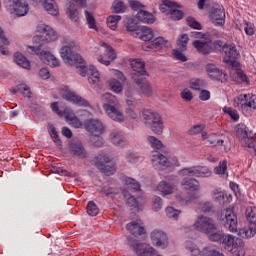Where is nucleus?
Instances as JSON below:
<instances>
[{
  "mask_svg": "<svg viewBox=\"0 0 256 256\" xmlns=\"http://www.w3.org/2000/svg\"><path fill=\"white\" fill-rule=\"evenodd\" d=\"M14 61L19 67L22 69H31V62L27 60V57L23 56V54L16 52L14 54Z\"/></svg>",
  "mask_w": 256,
  "mask_h": 256,
  "instance_id": "obj_35",
  "label": "nucleus"
},
{
  "mask_svg": "<svg viewBox=\"0 0 256 256\" xmlns=\"http://www.w3.org/2000/svg\"><path fill=\"white\" fill-rule=\"evenodd\" d=\"M199 208L202 213H211V211H213V204H211V202H202Z\"/></svg>",
  "mask_w": 256,
  "mask_h": 256,
  "instance_id": "obj_59",
  "label": "nucleus"
},
{
  "mask_svg": "<svg viewBox=\"0 0 256 256\" xmlns=\"http://www.w3.org/2000/svg\"><path fill=\"white\" fill-rule=\"evenodd\" d=\"M84 15L89 29H94V31H97V20H95V16H93V14L87 10H85Z\"/></svg>",
  "mask_w": 256,
  "mask_h": 256,
  "instance_id": "obj_42",
  "label": "nucleus"
},
{
  "mask_svg": "<svg viewBox=\"0 0 256 256\" xmlns=\"http://www.w3.org/2000/svg\"><path fill=\"white\" fill-rule=\"evenodd\" d=\"M193 47H195L198 53H202V55H209V53L213 51L211 38L209 37L204 38V40H195L193 42Z\"/></svg>",
  "mask_w": 256,
  "mask_h": 256,
  "instance_id": "obj_17",
  "label": "nucleus"
},
{
  "mask_svg": "<svg viewBox=\"0 0 256 256\" xmlns=\"http://www.w3.org/2000/svg\"><path fill=\"white\" fill-rule=\"evenodd\" d=\"M106 21H107V25H108L109 29H111L112 31H115L117 29V25L121 21V16L110 15L107 17Z\"/></svg>",
  "mask_w": 256,
  "mask_h": 256,
  "instance_id": "obj_41",
  "label": "nucleus"
},
{
  "mask_svg": "<svg viewBox=\"0 0 256 256\" xmlns=\"http://www.w3.org/2000/svg\"><path fill=\"white\" fill-rule=\"evenodd\" d=\"M157 191H159L162 197H165L172 195L173 191H175V186L167 181H161L157 186Z\"/></svg>",
  "mask_w": 256,
  "mask_h": 256,
  "instance_id": "obj_28",
  "label": "nucleus"
},
{
  "mask_svg": "<svg viewBox=\"0 0 256 256\" xmlns=\"http://www.w3.org/2000/svg\"><path fill=\"white\" fill-rule=\"evenodd\" d=\"M6 9L16 15V17H25L29 13V5L25 0H5Z\"/></svg>",
  "mask_w": 256,
  "mask_h": 256,
  "instance_id": "obj_7",
  "label": "nucleus"
},
{
  "mask_svg": "<svg viewBox=\"0 0 256 256\" xmlns=\"http://www.w3.org/2000/svg\"><path fill=\"white\" fill-rule=\"evenodd\" d=\"M236 133L241 141L242 147H251V144L247 143H253V138L249 137V134L247 133V126H245V124H238L236 127Z\"/></svg>",
  "mask_w": 256,
  "mask_h": 256,
  "instance_id": "obj_19",
  "label": "nucleus"
},
{
  "mask_svg": "<svg viewBox=\"0 0 256 256\" xmlns=\"http://www.w3.org/2000/svg\"><path fill=\"white\" fill-rule=\"evenodd\" d=\"M38 31L40 35V41H44L45 43H51L53 41H57L59 39V34L53 27L49 25L42 24L38 27Z\"/></svg>",
  "mask_w": 256,
  "mask_h": 256,
  "instance_id": "obj_13",
  "label": "nucleus"
},
{
  "mask_svg": "<svg viewBox=\"0 0 256 256\" xmlns=\"http://www.w3.org/2000/svg\"><path fill=\"white\" fill-rule=\"evenodd\" d=\"M126 29L127 31H129L130 33H135V31H139L137 23H135V21H133V19H129L127 21L126 24Z\"/></svg>",
  "mask_w": 256,
  "mask_h": 256,
  "instance_id": "obj_60",
  "label": "nucleus"
},
{
  "mask_svg": "<svg viewBox=\"0 0 256 256\" xmlns=\"http://www.w3.org/2000/svg\"><path fill=\"white\" fill-rule=\"evenodd\" d=\"M87 213L88 215H90V217H96V215H99V208L97 207V204H95V202H88Z\"/></svg>",
  "mask_w": 256,
  "mask_h": 256,
  "instance_id": "obj_53",
  "label": "nucleus"
},
{
  "mask_svg": "<svg viewBox=\"0 0 256 256\" xmlns=\"http://www.w3.org/2000/svg\"><path fill=\"white\" fill-rule=\"evenodd\" d=\"M210 21L216 27H223L225 25V12L219 8H212L210 11Z\"/></svg>",
  "mask_w": 256,
  "mask_h": 256,
  "instance_id": "obj_21",
  "label": "nucleus"
},
{
  "mask_svg": "<svg viewBox=\"0 0 256 256\" xmlns=\"http://www.w3.org/2000/svg\"><path fill=\"white\" fill-rule=\"evenodd\" d=\"M225 234L223 232H212L210 233L209 239L210 241H222V243H225Z\"/></svg>",
  "mask_w": 256,
  "mask_h": 256,
  "instance_id": "obj_58",
  "label": "nucleus"
},
{
  "mask_svg": "<svg viewBox=\"0 0 256 256\" xmlns=\"http://www.w3.org/2000/svg\"><path fill=\"white\" fill-rule=\"evenodd\" d=\"M225 56L226 63H229L232 69L241 68V63L239 62V57H241V54L239 53V50H237V46H235V44L226 46Z\"/></svg>",
  "mask_w": 256,
  "mask_h": 256,
  "instance_id": "obj_11",
  "label": "nucleus"
},
{
  "mask_svg": "<svg viewBox=\"0 0 256 256\" xmlns=\"http://www.w3.org/2000/svg\"><path fill=\"white\" fill-rule=\"evenodd\" d=\"M136 18L138 21L141 23H155V18L153 17V14L149 13L148 11L145 10H140L136 14Z\"/></svg>",
  "mask_w": 256,
  "mask_h": 256,
  "instance_id": "obj_34",
  "label": "nucleus"
},
{
  "mask_svg": "<svg viewBox=\"0 0 256 256\" xmlns=\"http://www.w3.org/2000/svg\"><path fill=\"white\" fill-rule=\"evenodd\" d=\"M108 87L113 93H121L123 91V85L117 79L108 80Z\"/></svg>",
  "mask_w": 256,
  "mask_h": 256,
  "instance_id": "obj_44",
  "label": "nucleus"
},
{
  "mask_svg": "<svg viewBox=\"0 0 256 256\" xmlns=\"http://www.w3.org/2000/svg\"><path fill=\"white\" fill-rule=\"evenodd\" d=\"M104 110L112 121H116L118 123H123V121H125V116L121 111V104L119 106H104Z\"/></svg>",
  "mask_w": 256,
  "mask_h": 256,
  "instance_id": "obj_18",
  "label": "nucleus"
},
{
  "mask_svg": "<svg viewBox=\"0 0 256 256\" xmlns=\"http://www.w3.org/2000/svg\"><path fill=\"white\" fill-rule=\"evenodd\" d=\"M104 47V55L110 59V61H115L117 59V54H115V50L107 44L103 45Z\"/></svg>",
  "mask_w": 256,
  "mask_h": 256,
  "instance_id": "obj_52",
  "label": "nucleus"
},
{
  "mask_svg": "<svg viewBox=\"0 0 256 256\" xmlns=\"http://www.w3.org/2000/svg\"><path fill=\"white\" fill-rule=\"evenodd\" d=\"M60 95L66 101L73 103L74 105H78V107H90L89 101L85 100V98L79 96L77 93L69 90V88H63L60 90Z\"/></svg>",
  "mask_w": 256,
  "mask_h": 256,
  "instance_id": "obj_9",
  "label": "nucleus"
},
{
  "mask_svg": "<svg viewBox=\"0 0 256 256\" xmlns=\"http://www.w3.org/2000/svg\"><path fill=\"white\" fill-rule=\"evenodd\" d=\"M112 9L113 11H115V13H125V10L127 9V5H125L124 1L115 0L112 3Z\"/></svg>",
  "mask_w": 256,
  "mask_h": 256,
  "instance_id": "obj_47",
  "label": "nucleus"
},
{
  "mask_svg": "<svg viewBox=\"0 0 256 256\" xmlns=\"http://www.w3.org/2000/svg\"><path fill=\"white\" fill-rule=\"evenodd\" d=\"M182 177H211V170L206 166H192L179 171Z\"/></svg>",
  "mask_w": 256,
  "mask_h": 256,
  "instance_id": "obj_10",
  "label": "nucleus"
},
{
  "mask_svg": "<svg viewBox=\"0 0 256 256\" xmlns=\"http://www.w3.org/2000/svg\"><path fill=\"white\" fill-rule=\"evenodd\" d=\"M185 248L191 253L192 256H225L223 253L209 247H205L201 251L199 247L191 240L185 242Z\"/></svg>",
  "mask_w": 256,
  "mask_h": 256,
  "instance_id": "obj_8",
  "label": "nucleus"
},
{
  "mask_svg": "<svg viewBox=\"0 0 256 256\" xmlns=\"http://www.w3.org/2000/svg\"><path fill=\"white\" fill-rule=\"evenodd\" d=\"M64 115L66 117V119H68V121H70V125H72V127H75V129H79L81 127H83V123L81 122V120H79V118L75 117V114H73V112H70L69 109H64Z\"/></svg>",
  "mask_w": 256,
  "mask_h": 256,
  "instance_id": "obj_33",
  "label": "nucleus"
},
{
  "mask_svg": "<svg viewBox=\"0 0 256 256\" xmlns=\"http://www.w3.org/2000/svg\"><path fill=\"white\" fill-rule=\"evenodd\" d=\"M212 199L217 203H225V192L221 188H217L212 192Z\"/></svg>",
  "mask_w": 256,
  "mask_h": 256,
  "instance_id": "obj_46",
  "label": "nucleus"
},
{
  "mask_svg": "<svg viewBox=\"0 0 256 256\" xmlns=\"http://www.w3.org/2000/svg\"><path fill=\"white\" fill-rule=\"evenodd\" d=\"M186 21H187L188 27H191L192 29H197L198 31H201V29H202L201 23H199L198 21H196L195 18H193V17H188V18L186 19Z\"/></svg>",
  "mask_w": 256,
  "mask_h": 256,
  "instance_id": "obj_55",
  "label": "nucleus"
},
{
  "mask_svg": "<svg viewBox=\"0 0 256 256\" xmlns=\"http://www.w3.org/2000/svg\"><path fill=\"white\" fill-rule=\"evenodd\" d=\"M84 129L94 137H100V135H103V133H105V126L103 125V122H101V120L99 119L86 120L84 124Z\"/></svg>",
  "mask_w": 256,
  "mask_h": 256,
  "instance_id": "obj_12",
  "label": "nucleus"
},
{
  "mask_svg": "<svg viewBox=\"0 0 256 256\" xmlns=\"http://www.w3.org/2000/svg\"><path fill=\"white\" fill-rule=\"evenodd\" d=\"M125 113L126 117H129V119H139V114L135 111V108H126Z\"/></svg>",
  "mask_w": 256,
  "mask_h": 256,
  "instance_id": "obj_62",
  "label": "nucleus"
},
{
  "mask_svg": "<svg viewBox=\"0 0 256 256\" xmlns=\"http://www.w3.org/2000/svg\"><path fill=\"white\" fill-rule=\"evenodd\" d=\"M131 67L133 71H135L133 79H135V77H144L148 75L147 71H145V62H143L141 59L133 60L131 62Z\"/></svg>",
  "mask_w": 256,
  "mask_h": 256,
  "instance_id": "obj_26",
  "label": "nucleus"
},
{
  "mask_svg": "<svg viewBox=\"0 0 256 256\" xmlns=\"http://www.w3.org/2000/svg\"><path fill=\"white\" fill-rule=\"evenodd\" d=\"M66 14L74 23L79 21V11H77V8H75V4L71 2L67 4Z\"/></svg>",
  "mask_w": 256,
  "mask_h": 256,
  "instance_id": "obj_38",
  "label": "nucleus"
},
{
  "mask_svg": "<svg viewBox=\"0 0 256 256\" xmlns=\"http://www.w3.org/2000/svg\"><path fill=\"white\" fill-rule=\"evenodd\" d=\"M239 237L242 239H253L256 235V226L249 224L248 226H244L238 232Z\"/></svg>",
  "mask_w": 256,
  "mask_h": 256,
  "instance_id": "obj_31",
  "label": "nucleus"
},
{
  "mask_svg": "<svg viewBox=\"0 0 256 256\" xmlns=\"http://www.w3.org/2000/svg\"><path fill=\"white\" fill-rule=\"evenodd\" d=\"M247 109H256V95L248 94Z\"/></svg>",
  "mask_w": 256,
  "mask_h": 256,
  "instance_id": "obj_64",
  "label": "nucleus"
},
{
  "mask_svg": "<svg viewBox=\"0 0 256 256\" xmlns=\"http://www.w3.org/2000/svg\"><path fill=\"white\" fill-rule=\"evenodd\" d=\"M249 94H240L238 97L235 98L234 103L239 109H247L248 101H249Z\"/></svg>",
  "mask_w": 256,
  "mask_h": 256,
  "instance_id": "obj_39",
  "label": "nucleus"
},
{
  "mask_svg": "<svg viewBox=\"0 0 256 256\" xmlns=\"http://www.w3.org/2000/svg\"><path fill=\"white\" fill-rule=\"evenodd\" d=\"M205 80L199 78L190 79V89H194L195 91H200L202 87H205Z\"/></svg>",
  "mask_w": 256,
  "mask_h": 256,
  "instance_id": "obj_45",
  "label": "nucleus"
},
{
  "mask_svg": "<svg viewBox=\"0 0 256 256\" xmlns=\"http://www.w3.org/2000/svg\"><path fill=\"white\" fill-rule=\"evenodd\" d=\"M165 45H167V40L163 37H157L152 41L151 45H144L143 50L150 51L151 49H163Z\"/></svg>",
  "mask_w": 256,
  "mask_h": 256,
  "instance_id": "obj_32",
  "label": "nucleus"
},
{
  "mask_svg": "<svg viewBox=\"0 0 256 256\" xmlns=\"http://www.w3.org/2000/svg\"><path fill=\"white\" fill-rule=\"evenodd\" d=\"M124 184L126 185V188L122 193L126 199V205H128L130 209H136V211H139L141 198H135V196H132L129 191H139V189H141V184L133 178H125Z\"/></svg>",
  "mask_w": 256,
  "mask_h": 256,
  "instance_id": "obj_2",
  "label": "nucleus"
},
{
  "mask_svg": "<svg viewBox=\"0 0 256 256\" xmlns=\"http://www.w3.org/2000/svg\"><path fill=\"white\" fill-rule=\"evenodd\" d=\"M27 51L30 55H38L45 65H49L50 67H59L60 65L57 57L51 54V52L41 50V46H28Z\"/></svg>",
  "mask_w": 256,
  "mask_h": 256,
  "instance_id": "obj_6",
  "label": "nucleus"
},
{
  "mask_svg": "<svg viewBox=\"0 0 256 256\" xmlns=\"http://www.w3.org/2000/svg\"><path fill=\"white\" fill-rule=\"evenodd\" d=\"M103 99H104V101H106V103L103 105L104 109H105V107H119L121 105V103H119V100L117 99V97L111 93H106L103 96Z\"/></svg>",
  "mask_w": 256,
  "mask_h": 256,
  "instance_id": "obj_37",
  "label": "nucleus"
},
{
  "mask_svg": "<svg viewBox=\"0 0 256 256\" xmlns=\"http://www.w3.org/2000/svg\"><path fill=\"white\" fill-rule=\"evenodd\" d=\"M126 159L128 163H138L139 162V155L135 152H128L126 153Z\"/></svg>",
  "mask_w": 256,
  "mask_h": 256,
  "instance_id": "obj_61",
  "label": "nucleus"
},
{
  "mask_svg": "<svg viewBox=\"0 0 256 256\" xmlns=\"http://www.w3.org/2000/svg\"><path fill=\"white\" fill-rule=\"evenodd\" d=\"M109 139L113 145H116L117 147H123L125 143H127V139H125V136H123V133L119 131H113L110 133Z\"/></svg>",
  "mask_w": 256,
  "mask_h": 256,
  "instance_id": "obj_30",
  "label": "nucleus"
},
{
  "mask_svg": "<svg viewBox=\"0 0 256 256\" xmlns=\"http://www.w3.org/2000/svg\"><path fill=\"white\" fill-rule=\"evenodd\" d=\"M152 208L154 211H161V209L163 208V200L161 199V197H154L152 201Z\"/></svg>",
  "mask_w": 256,
  "mask_h": 256,
  "instance_id": "obj_56",
  "label": "nucleus"
},
{
  "mask_svg": "<svg viewBox=\"0 0 256 256\" xmlns=\"http://www.w3.org/2000/svg\"><path fill=\"white\" fill-rule=\"evenodd\" d=\"M239 243H241V239L228 235L226 242V251H230V253L233 254L237 253V251H243V249L239 247Z\"/></svg>",
  "mask_w": 256,
  "mask_h": 256,
  "instance_id": "obj_27",
  "label": "nucleus"
},
{
  "mask_svg": "<svg viewBox=\"0 0 256 256\" xmlns=\"http://www.w3.org/2000/svg\"><path fill=\"white\" fill-rule=\"evenodd\" d=\"M181 185L187 193H195V191H199V181L195 178L185 177L181 181Z\"/></svg>",
  "mask_w": 256,
  "mask_h": 256,
  "instance_id": "obj_24",
  "label": "nucleus"
},
{
  "mask_svg": "<svg viewBox=\"0 0 256 256\" xmlns=\"http://www.w3.org/2000/svg\"><path fill=\"white\" fill-rule=\"evenodd\" d=\"M206 73L210 77V79H215L216 81H221V77H223V72L217 68L214 64H207Z\"/></svg>",
  "mask_w": 256,
  "mask_h": 256,
  "instance_id": "obj_29",
  "label": "nucleus"
},
{
  "mask_svg": "<svg viewBox=\"0 0 256 256\" xmlns=\"http://www.w3.org/2000/svg\"><path fill=\"white\" fill-rule=\"evenodd\" d=\"M172 7H175V3L169 0H164L163 3L160 5V11L162 13H166L169 15L171 13Z\"/></svg>",
  "mask_w": 256,
  "mask_h": 256,
  "instance_id": "obj_51",
  "label": "nucleus"
},
{
  "mask_svg": "<svg viewBox=\"0 0 256 256\" xmlns=\"http://www.w3.org/2000/svg\"><path fill=\"white\" fill-rule=\"evenodd\" d=\"M126 229L133 235V237H141V235H145V227H143V222L141 220L132 221L126 225Z\"/></svg>",
  "mask_w": 256,
  "mask_h": 256,
  "instance_id": "obj_22",
  "label": "nucleus"
},
{
  "mask_svg": "<svg viewBox=\"0 0 256 256\" xmlns=\"http://www.w3.org/2000/svg\"><path fill=\"white\" fill-rule=\"evenodd\" d=\"M246 221L256 227V206H248L245 210Z\"/></svg>",
  "mask_w": 256,
  "mask_h": 256,
  "instance_id": "obj_36",
  "label": "nucleus"
},
{
  "mask_svg": "<svg viewBox=\"0 0 256 256\" xmlns=\"http://www.w3.org/2000/svg\"><path fill=\"white\" fill-rule=\"evenodd\" d=\"M134 81L144 95H147V97H151V95H153V88H151V84H149L145 77L134 76Z\"/></svg>",
  "mask_w": 256,
  "mask_h": 256,
  "instance_id": "obj_23",
  "label": "nucleus"
},
{
  "mask_svg": "<svg viewBox=\"0 0 256 256\" xmlns=\"http://www.w3.org/2000/svg\"><path fill=\"white\" fill-rule=\"evenodd\" d=\"M93 163L104 175H113L115 173L113 158L107 154H99L93 159Z\"/></svg>",
  "mask_w": 256,
  "mask_h": 256,
  "instance_id": "obj_4",
  "label": "nucleus"
},
{
  "mask_svg": "<svg viewBox=\"0 0 256 256\" xmlns=\"http://www.w3.org/2000/svg\"><path fill=\"white\" fill-rule=\"evenodd\" d=\"M208 143H210V145H213L214 147H217V145H223L224 141L217 138L215 135H210L208 137Z\"/></svg>",
  "mask_w": 256,
  "mask_h": 256,
  "instance_id": "obj_63",
  "label": "nucleus"
},
{
  "mask_svg": "<svg viewBox=\"0 0 256 256\" xmlns=\"http://www.w3.org/2000/svg\"><path fill=\"white\" fill-rule=\"evenodd\" d=\"M70 151L79 159H85L87 157V150L78 139H74L70 142Z\"/></svg>",
  "mask_w": 256,
  "mask_h": 256,
  "instance_id": "obj_20",
  "label": "nucleus"
},
{
  "mask_svg": "<svg viewBox=\"0 0 256 256\" xmlns=\"http://www.w3.org/2000/svg\"><path fill=\"white\" fill-rule=\"evenodd\" d=\"M152 165L154 169H157L158 171H163V169H167V167H171V162L169 159L165 157V155L154 152L151 157Z\"/></svg>",
  "mask_w": 256,
  "mask_h": 256,
  "instance_id": "obj_14",
  "label": "nucleus"
},
{
  "mask_svg": "<svg viewBox=\"0 0 256 256\" xmlns=\"http://www.w3.org/2000/svg\"><path fill=\"white\" fill-rule=\"evenodd\" d=\"M151 241L153 245L161 247V249H165V247L169 245V238L167 237V234L160 230H154L151 233Z\"/></svg>",
  "mask_w": 256,
  "mask_h": 256,
  "instance_id": "obj_16",
  "label": "nucleus"
},
{
  "mask_svg": "<svg viewBox=\"0 0 256 256\" xmlns=\"http://www.w3.org/2000/svg\"><path fill=\"white\" fill-rule=\"evenodd\" d=\"M169 15L171 19H173L174 21H179L183 19V11L177 9V5L175 3H174V7H172V9L170 10Z\"/></svg>",
  "mask_w": 256,
  "mask_h": 256,
  "instance_id": "obj_50",
  "label": "nucleus"
},
{
  "mask_svg": "<svg viewBox=\"0 0 256 256\" xmlns=\"http://www.w3.org/2000/svg\"><path fill=\"white\" fill-rule=\"evenodd\" d=\"M142 117L146 127L151 129L153 133L156 135H161L163 133L165 126H163V118H161V114L151 110H143Z\"/></svg>",
  "mask_w": 256,
  "mask_h": 256,
  "instance_id": "obj_3",
  "label": "nucleus"
},
{
  "mask_svg": "<svg viewBox=\"0 0 256 256\" xmlns=\"http://www.w3.org/2000/svg\"><path fill=\"white\" fill-rule=\"evenodd\" d=\"M166 215L169 217V219H174V221H177V219H179V215H181V210L169 206L166 208Z\"/></svg>",
  "mask_w": 256,
  "mask_h": 256,
  "instance_id": "obj_49",
  "label": "nucleus"
},
{
  "mask_svg": "<svg viewBox=\"0 0 256 256\" xmlns=\"http://www.w3.org/2000/svg\"><path fill=\"white\" fill-rule=\"evenodd\" d=\"M189 43V36L187 34H182L177 39V49L179 51H187V45Z\"/></svg>",
  "mask_w": 256,
  "mask_h": 256,
  "instance_id": "obj_40",
  "label": "nucleus"
},
{
  "mask_svg": "<svg viewBox=\"0 0 256 256\" xmlns=\"http://www.w3.org/2000/svg\"><path fill=\"white\" fill-rule=\"evenodd\" d=\"M244 31H245L246 35H249L250 37L255 35V24H253L251 22H245Z\"/></svg>",
  "mask_w": 256,
  "mask_h": 256,
  "instance_id": "obj_57",
  "label": "nucleus"
},
{
  "mask_svg": "<svg viewBox=\"0 0 256 256\" xmlns=\"http://www.w3.org/2000/svg\"><path fill=\"white\" fill-rule=\"evenodd\" d=\"M226 227L231 233H237L238 220L237 214L233 210V207L227 208L225 211Z\"/></svg>",
  "mask_w": 256,
  "mask_h": 256,
  "instance_id": "obj_15",
  "label": "nucleus"
},
{
  "mask_svg": "<svg viewBox=\"0 0 256 256\" xmlns=\"http://www.w3.org/2000/svg\"><path fill=\"white\" fill-rule=\"evenodd\" d=\"M147 141H148L149 145L152 147V149H162L163 148V142L155 136H148Z\"/></svg>",
  "mask_w": 256,
  "mask_h": 256,
  "instance_id": "obj_48",
  "label": "nucleus"
},
{
  "mask_svg": "<svg viewBox=\"0 0 256 256\" xmlns=\"http://www.w3.org/2000/svg\"><path fill=\"white\" fill-rule=\"evenodd\" d=\"M193 228L200 233H205L206 235H211L217 230L215 225V220L207 216H198L193 224Z\"/></svg>",
  "mask_w": 256,
  "mask_h": 256,
  "instance_id": "obj_5",
  "label": "nucleus"
},
{
  "mask_svg": "<svg viewBox=\"0 0 256 256\" xmlns=\"http://www.w3.org/2000/svg\"><path fill=\"white\" fill-rule=\"evenodd\" d=\"M14 93H21L24 97H31V89L26 84H20Z\"/></svg>",
  "mask_w": 256,
  "mask_h": 256,
  "instance_id": "obj_54",
  "label": "nucleus"
},
{
  "mask_svg": "<svg viewBox=\"0 0 256 256\" xmlns=\"http://www.w3.org/2000/svg\"><path fill=\"white\" fill-rule=\"evenodd\" d=\"M140 31L141 35L139 36V39H142V41H151V39H153V31L151 28L143 26Z\"/></svg>",
  "mask_w": 256,
  "mask_h": 256,
  "instance_id": "obj_43",
  "label": "nucleus"
},
{
  "mask_svg": "<svg viewBox=\"0 0 256 256\" xmlns=\"http://www.w3.org/2000/svg\"><path fill=\"white\" fill-rule=\"evenodd\" d=\"M62 45L60 55L64 63L71 67H75L77 73H79L81 77H88V83H90V85H99V81H101L99 71H97L95 66L87 67L83 57L76 52L77 46L75 45V40L70 36H63Z\"/></svg>",
  "mask_w": 256,
  "mask_h": 256,
  "instance_id": "obj_1",
  "label": "nucleus"
},
{
  "mask_svg": "<svg viewBox=\"0 0 256 256\" xmlns=\"http://www.w3.org/2000/svg\"><path fill=\"white\" fill-rule=\"evenodd\" d=\"M44 11H47L49 15H53V17H57L59 15V6L55 0H39Z\"/></svg>",
  "mask_w": 256,
  "mask_h": 256,
  "instance_id": "obj_25",
  "label": "nucleus"
}]
</instances>
